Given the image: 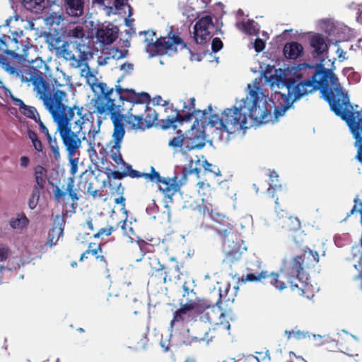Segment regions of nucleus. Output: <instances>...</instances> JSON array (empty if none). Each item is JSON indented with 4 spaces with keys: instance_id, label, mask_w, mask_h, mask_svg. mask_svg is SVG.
I'll return each mask as SVG.
<instances>
[{
    "instance_id": "a18cd8bd",
    "label": "nucleus",
    "mask_w": 362,
    "mask_h": 362,
    "mask_svg": "<svg viewBox=\"0 0 362 362\" xmlns=\"http://www.w3.org/2000/svg\"><path fill=\"white\" fill-rule=\"evenodd\" d=\"M40 189H38L37 187H33L31 195H30V197L29 198V201H28V206L31 210H33L34 209H35V207L38 203V201L40 199Z\"/></svg>"
},
{
    "instance_id": "e433bc0d",
    "label": "nucleus",
    "mask_w": 362,
    "mask_h": 362,
    "mask_svg": "<svg viewBox=\"0 0 362 362\" xmlns=\"http://www.w3.org/2000/svg\"><path fill=\"white\" fill-rule=\"evenodd\" d=\"M269 180L270 183L269 184V187L267 189V192L269 196L272 198H274V192L276 190H281L282 185L280 184H276L275 182L279 181V175L276 171L274 170H270L269 172Z\"/></svg>"
},
{
    "instance_id": "f03ea898",
    "label": "nucleus",
    "mask_w": 362,
    "mask_h": 362,
    "mask_svg": "<svg viewBox=\"0 0 362 362\" xmlns=\"http://www.w3.org/2000/svg\"><path fill=\"white\" fill-rule=\"evenodd\" d=\"M305 71L304 63L293 62L284 68L276 69L269 77L272 89H287V93L276 90L270 98L264 97L267 103H272L276 119L284 116L288 110L294 108L295 103L310 94Z\"/></svg>"
},
{
    "instance_id": "ea45409f",
    "label": "nucleus",
    "mask_w": 362,
    "mask_h": 362,
    "mask_svg": "<svg viewBox=\"0 0 362 362\" xmlns=\"http://www.w3.org/2000/svg\"><path fill=\"white\" fill-rule=\"evenodd\" d=\"M144 45H164L162 44L161 37H158L153 30L144 31L143 33Z\"/></svg>"
},
{
    "instance_id": "c03bdc74",
    "label": "nucleus",
    "mask_w": 362,
    "mask_h": 362,
    "mask_svg": "<svg viewBox=\"0 0 362 362\" xmlns=\"http://www.w3.org/2000/svg\"><path fill=\"white\" fill-rule=\"evenodd\" d=\"M74 182H75V180H74V177H69L68 178L66 191V194H69V196L70 197L71 200L74 202H76V201L79 200L80 196H78L76 193L75 189H74Z\"/></svg>"
},
{
    "instance_id": "dca6fc26",
    "label": "nucleus",
    "mask_w": 362,
    "mask_h": 362,
    "mask_svg": "<svg viewBox=\"0 0 362 362\" xmlns=\"http://www.w3.org/2000/svg\"><path fill=\"white\" fill-rule=\"evenodd\" d=\"M214 23L210 16H205L199 18L194 26V39L197 45H204L212 37L210 28H213Z\"/></svg>"
},
{
    "instance_id": "cd10ccee",
    "label": "nucleus",
    "mask_w": 362,
    "mask_h": 362,
    "mask_svg": "<svg viewBox=\"0 0 362 362\" xmlns=\"http://www.w3.org/2000/svg\"><path fill=\"white\" fill-rule=\"evenodd\" d=\"M123 111L124 108L122 105H116V107H113L112 111L109 112V115L113 124V128L124 127L123 121L125 120L126 115L122 113Z\"/></svg>"
},
{
    "instance_id": "de8ad7c7",
    "label": "nucleus",
    "mask_w": 362,
    "mask_h": 362,
    "mask_svg": "<svg viewBox=\"0 0 362 362\" xmlns=\"http://www.w3.org/2000/svg\"><path fill=\"white\" fill-rule=\"evenodd\" d=\"M21 112L24 116L34 121L37 119V117H40L36 108L33 106L25 105V107Z\"/></svg>"
},
{
    "instance_id": "ddd939ff",
    "label": "nucleus",
    "mask_w": 362,
    "mask_h": 362,
    "mask_svg": "<svg viewBox=\"0 0 362 362\" xmlns=\"http://www.w3.org/2000/svg\"><path fill=\"white\" fill-rule=\"evenodd\" d=\"M84 66L87 69V71L84 74L85 70H81V76L86 78L87 83L90 85L93 92H95V87L100 90V93L97 94L96 97L92 99L90 103L102 102V100L107 99L110 100V98H112L111 96L114 92V88H108L107 83L105 82L97 83L98 79L95 76L90 72L88 64L85 63Z\"/></svg>"
},
{
    "instance_id": "6e6552de",
    "label": "nucleus",
    "mask_w": 362,
    "mask_h": 362,
    "mask_svg": "<svg viewBox=\"0 0 362 362\" xmlns=\"http://www.w3.org/2000/svg\"><path fill=\"white\" fill-rule=\"evenodd\" d=\"M212 228L223 240L222 250L225 255L223 263L230 264L239 260L247 250L246 247L243 245L244 242L239 235L231 231L232 228L229 223L227 228Z\"/></svg>"
},
{
    "instance_id": "bb28decb",
    "label": "nucleus",
    "mask_w": 362,
    "mask_h": 362,
    "mask_svg": "<svg viewBox=\"0 0 362 362\" xmlns=\"http://www.w3.org/2000/svg\"><path fill=\"white\" fill-rule=\"evenodd\" d=\"M150 58L156 56H172L177 52V47H145Z\"/></svg>"
},
{
    "instance_id": "774afa93",
    "label": "nucleus",
    "mask_w": 362,
    "mask_h": 362,
    "mask_svg": "<svg viewBox=\"0 0 362 362\" xmlns=\"http://www.w3.org/2000/svg\"><path fill=\"white\" fill-rule=\"evenodd\" d=\"M45 77L48 78L49 82L53 86V88L58 89V88H62L64 86V84L60 83L56 78L52 76L51 74H49L48 76L45 75Z\"/></svg>"
},
{
    "instance_id": "0eeeda50",
    "label": "nucleus",
    "mask_w": 362,
    "mask_h": 362,
    "mask_svg": "<svg viewBox=\"0 0 362 362\" xmlns=\"http://www.w3.org/2000/svg\"><path fill=\"white\" fill-rule=\"evenodd\" d=\"M257 79L255 80L254 89L251 84H247V89L249 90L248 96L241 100L243 105H245V112L246 117L249 116L257 124H266L270 120L271 110L267 107V100L264 99L265 95L263 93L259 92L260 87L257 82Z\"/></svg>"
},
{
    "instance_id": "6e6d98bb",
    "label": "nucleus",
    "mask_w": 362,
    "mask_h": 362,
    "mask_svg": "<svg viewBox=\"0 0 362 362\" xmlns=\"http://www.w3.org/2000/svg\"><path fill=\"white\" fill-rule=\"evenodd\" d=\"M180 308H179L182 313L185 315L188 312L193 310L197 305L193 300H187L186 303H183L182 301L180 303Z\"/></svg>"
},
{
    "instance_id": "69168bd1",
    "label": "nucleus",
    "mask_w": 362,
    "mask_h": 362,
    "mask_svg": "<svg viewBox=\"0 0 362 362\" xmlns=\"http://www.w3.org/2000/svg\"><path fill=\"white\" fill-rule=\"evenodd\" d=\"M119 69L124 71L127 74H130L134 70V64L127 62H124L120 66Z\"/></svg>"
},
{
    "instance_id": "c9c22d12",
    "label": "nucleus",
    "mask_w": 362,
    "mask_h": 362,
    "mask_svg": "<svg viewBox=\"0 0 362 362\" xmlns=\"http://www.w3.org/2000/svg\"><path fill=\"white\" fill-rule=\"evenodd\" d=\"M29 224V220L24 213L18 214L16 218H13L9 221V225L13 229H23Z\"/></svg>"
},
{
    "instance_id": "a211bd4d",
    "label": "nucleus",
    "mask_w": 362,
    "mask_h": 362,
    "mask_svg": "<svg viewBox=\"0 0 362 362\" xmlns=\"http://www.w3.org/2000/svg\"><path fill=\"white\" fill-rule=\"evenodd\" d=\"M119 30L117 26L109 23L98 26L96 32V37L102 45H110L118 37Z\"/></svg>"
},
{
    "instance_id": "4c0bfd02",
    "label": "nucleus",
    "mask_w": 362,
    "mask_h": 362,
    "mask_svg": "<svg viewBox=\"0 0 362 362\" xmlns=\"http://www.w3.org/2000/svg\"><path fill=\"white\" fill-rule=\"evenodd\" d=\"M304 47H283V54L288 59L296 60L303 55Z\"/></svg>"
},
{
    "instance_id": "864d4df0",
    "label": "nucleus",
    "mask_w": 362,
    "mask_h": 362,
    "mask_svg": "<svg viewBox=\"0 0 362 362\" xmlns=\"http://www.w3.org/2000/svg\"><path fill=\"white\" fill-rule=\"evenodd\" d=\"M106 174L107 176V178H112L115 180H122L124 177H127L126 172H120L119 170H111L109 168H107L106 169Z\"/></svg>"
},
{
    "instance_id": "4468645a",
    "label": "nucleus",
    "mask_w": 362,
    "mask_h": 362,
    "mask_svg": "<svg viewBox=\"0 0 362 362\" xmlns=\"http://www.w3.org/2000/svg\"><path fill=\"white\" fill-rule=\"evenodd\" d=\"M314 35L313 32L298 33L293 29L285 30L280 35L276 36L273 40L275 45H302L298 41L309 42L310 45V36Z\"/></svg>"
},
{
    "instance_id": "79ce46f5",
    "label": "nucleus",
    "mask_w": 362,
    "mask_h": 362,
    "mask_svg": "<svg viewBox=\"0 0 362 362\" xmlns=\"http://www.w3.org/2000/svg\"><path fill=\"white\" fill-rule=\"evenodd\" d=\"M24 7L28 10H35L37 12L46 7L45 0H23Z\"/></svg>"
},
{
    "instance_id": "a19ab883",
    "label": "nucleus",
    "mask_w": 362,
    "mask_h": 362,
    "mask_svg": "<svg viewBox=\"0 0 362 362\" xmlns=\"http://www.w3.org/2000/svg\"><path fill=\"white\" fill-rule=\"evenodd\" d=\"M69 47H48L50 51L53 49L56 51L57 54H59L62 57H63L66 61H76V57L72 51L69 50L67 48Z\"/></svg>"
},
{
    "instance_id": "2f4dec72",
    "label": "nucleus",
    "mask_w": 362,
    "mask_h": 362,
    "mask_svg": "<svg viewBox=\"0 0 362 362\" xmlns=\"http://www.w3.org/2000/svg\"><path fill=\"white\" fill-rule=\"evenodd\" d=\"M236 28L248 35H257L259 29L255 25L253 20H247V21H239L235 23Z\"/></svg>"
},
{
    "instance_id": "7ed1b4c3",
    "label": "nucleus",
    "mask_w": 362,
    "mask_h": 362,
    "mask_svg": "<svg viewBox=\"0 0 362 362\" xmlns=\"http://www.w3.org/2000/svg\"><path fill=\"white\" fill-rule=\"evenodd\" d=\"M208 128L211 129L208 119L200 124L197 120L196 124H190L185 129H179L175 132V136L169 139L168 145L175 152H179L182 156H187L191 151L202 150L206 144L213 146V140L207 139Z\"/></svg>"
},
{
    "instance_id": "5fc2aeb1",
    "label": "nucleus",
    "mask_w": 362,
    "mask_h": 362,
    "mask_svg": "<svg viewBox=\"0 0 362 362\" xmlns=\"http://www.w3.org/2000/svg\"><path fill=\"white\" fill-rule=\"evenodd\" d=\"M48 142L49 144L50 149L54 154V160L56 161H59L60 159V152L56 138L54 137L52 139L50 140V141Z\"/></svg>"
},
{
    "instance_id": "393cba45",
    "label": "nucleus",
    "mask_w": 362,
    "mask_h": 362,
    "mask_svg": "<svg viewBox=\"0 0 362 362\" xmlns=\"http://www.w3.org/2000/svg\"><path fill=\"white\" fill-rule=\"evenodd\" d=\"M45 106L52 116H56L63 119L71 120L74 117V110L76 109L74 105L72 107H68L66 105V110L60 108L57 110L52 105H49L47 101H45Z\"/></svg>"
},
{
    "instance_id": "20e7f679",
    "label": "nucleus",
    "mask_w": 362,
    "mask_h": 362,
    "mask_svg": "<svg viewBox=\"0 0 362 362\" xmlns=\"http://www.w3.org/2000/svg\"><path fill=\"white\" fill-rule=\"evenodd\" d=\"M245 110V105L241 102L239 107L233 106L225 109L221 117L211 112L207 119L210 127L214 128L211 134L216 135L221 141L228 143L230 134L235 132V127L239 125V129H242L247 124V118Z\"/></svg>"
},
{
    "instance_id": "7c9ffc66",
    "label": "nucleus",
    "mask_w": 362,
    "mask_h": 362,
    "mask_svg": "<svg viewBox=\"0 0 362 362\" xmlns=\"http://www.w3.org/2000/svg\"><path fill=\"white\" fill-rule=\"evenodd\" d=\"M34 171L35 184L33 187L43 189L46 184L45 179L47 177V170L45 167L37 165L35 168Z\"/></svg>"
},
{
    "instance_id": "f257e3e1",
    "label": "nucleus",
    "mask_w": 362,
    "mask_h": 362,
    "mask_svg": "<svg viewBox=\"0 0 362 362\" xmlns=\"http://www.w3.org/2000/svg\"><path fill=\"white\" fill-rule=\"evenodd\" d=\"M313 56L319 58L315 64H305L310 94L320 90L322 98L329 104L330 110L341 119L353 112L348 109L351 107L348 93L344 92L339 78L334 73V62L332 68H325V55L329 47H313Z\"/></svg>"
},
{
    "instance_id": "f704fd0d",
    "label": "nucleus",
    "mask_w": 362,
    "mask_h": 362,
    "mask_svg": "<svg viewBox=\"0 0 362 362\" xmlns=\"http://www.w3.org/2000/svg\"><path fill=\"white\" fill-rule=\"evenodd\" d=\"M158 115L154 109L150 108L148 104L146 106V128L150 129L155 125L160 127V120L158 119Z\"/></svg>"
},
{
    "instance_id": "aec40b11",
    "label": "nucleus",
    "mask_w": 362,
    "mask_h": 362,
    "mask_svg": "<svg viewBox=\"0 0 362 362\" xmlns=\"http://www.w3.org/2000/svg\"><path fill=\"white\" fill-rule=\"evenodd\" d=\"M162 44L165 45H187L178 28L173 26L167 29V37H161Z\"/></svg>"
},
{
    "instance_id": "1a4fd4ad",
    "label": "nucleus",
    "mask_w": 362,
    "mask_h": 362,
    "mask_svg": "<svg viewBox=\"0 0 362 362\" xmlns=\"http://www.w3.org/2000/svg\"><path fill=\"white\" fill-rule=\"evenodd\" d=\"M45 42L49 45L62 42V45H83L82 43L86 37L85 30L82 26L77 25L71 28H62L59 31L54 29L53 33H45Z\"/></svg>"
},
{
    "instance_id": "5701e85b",
    "label": "nucleus",
    "mask_w": 362,
    "mask_h": 362,
    "mask_svg": "<svg viewBox=\"0 0 362 362\" xmlns=\"http://www.w3.org/2000/svg\"><path fill=\"white\" fill-rule=\"evenodd\" d=\"M270 278V284L276 287V285L279 283V274L277 273L272 272L270 274L267 271H262L259 273H248L245 279H243V281H260L262 279Z\"/></svg>"
},
{
    "instance_id": "c756f323",
    "label": "nucleus",
    "mask_w": 362,
    "mask_h": 362,
    "mask_svg": "<svg viewBox=\"0 0 362 362\" xmlns=\"http://www.w3.org/2000/svg\"><path fill=\"white\" fill-rule=\"evenodd\" d=\"M66 9L69 15L80 16L83 9V0H64Z\"/></svg>"
},
{
    "instance_id": "6ab92c4d",
    "label": "nucleus",
    "mask_w": 362,
    "mask_h": 362,
    "mask_svg": "<svg viewBox=\"0 0 362 362\" xmlns=\"http://www.w3.org/2000/svg\"><path fill=\"white\" fill-rule=\"evenodd\" d=\"M33 69L31 76H30V78H24V76L22 75L21 77V80L23 82L26 81H31L32 83L36 86H40L42 90L46 93L47 97L48 96V94H50V82H48L47 80H45L44 75V73L38 70L35 68L31 67Z\"/></svg>"
},
{
    "instance_id": "49530a36",
    "label": "nucleus",
    "mask_w": 362,
    "mask_h": 362,
    "mask_svg": "<svg viewBox=\"0 0 362 362\" xmlns=\"http://www.w3.org/2000/svg\"><path fill=\"white\" fill-rule=\"evenodd\" d=\"M1 88L4 90V93H5L6 95H8L9 96V98L13 101L14 105H16L19 107V109H20L21 111L23 110V108H24L25 107V104L23 103V101L21 99H20V98H16L12 94L11 90L6 86H4V84H2Z\"/></svg>"
},
{
    "instance_id": "39448f33",
    "label": "nucleus",
    "mask_w": 362,
    "mask_h": 362,
    "mask_svg": "<svg viewBox=\"0 0 362 362\" xmlns=\"http://www.w3.org/2000/svg\"><path fill=\"white\" fill-rule=\"evenodd\" d=\"M173 110L175 112V115H169L166 119H160V123L161 129L167 130L171 128L175 133L179 129H185L189 127L187 124L190 123L193 119L194 120L191 124H196L197 120H199V124L204 121H206L212 112V106L209 105L203 110L197 109L195 107V99L194 98H191L188 104L184 103L182 110H179L177 108Z\"/></svg>"
},
{
    "instance_id": "0e129e2a",
    "label": "nucleus",
    "mask_w": 362,
    "mask_h": 362,
    "mask_svg": "<svg viewBox=\"0 0 362 362\" xmlns=\"http://www.w3.org/2000/svg\"><path fill=\"white\" fill-rule=\"evenodd\" d=\"M8 247L4 245L0 244V262L6 261L8 257Z\"/></svg>"
},
{
    "instance_id": "052dcab7",
    "label": "nucleus",
    "mask_w": 362,
    "mask_h": 362,
    "mask_svg": "<svg viewBox=\"0 0 362 362\" xmlns=\"http://www.w3.org/2000/svg\"><path fill=\"white\" fill-rule=\"evenodd\" d=\"M62 20H63L62 16L56 13H52L46 18L47 24H57V25Z\"/></svg>"
},
{
    "instance_id": "c85d7f7f",
    "label": "nucleus",
    "mask_w": 362,
    "mask_h": 362,
    "mask_svg": "<svg viewBox=\"0 0 362 362\" xmlns=\"http://www.w3.org/2000/svg\"><path fill=\"white\" fill-rule=\"evenodd\" d=\"M90 103L93 104L95 107V112L99 115H103L105 113L109 115V112H110L112 108L115 107L117 105L115 103V100L112 98H110V100L107 99L102 100V102H93Z\"/></svg>"
},
{
    "instance_id": "4d7b16f0",
    "label": "nucleus",
    "mask_w": 362,
    "mask_h": 362,
    "mask_svg": "<svg viewBox=\"0 0 362 362\" xmlns=\"http://www.w3.org/2000/svg\"><path fill=\"white\" fill-rule=\"evenodd\" d=\"M184 314L180 309H177L173 315V318L170 322V329H173L175 323H177L176 327L179 326L180 323H183L182 322V315Z\"/></svg>"
},
{
    "instance_id": "f8f14e48",
    "label": "nucleus",
    "mask_w": 362,
    "mask_h": 362,
    "mask_svg": "<svg viewBox=\"0 0 362 362\" xmlns=\"http://www.w3.org/2000/svg\"><path fill=\"white\" fill-rule=\"evenodd\" d=\"M78 52L81 53V60L87 61L93 58V55L98 53L100 49L98 47H76ZM100 52L107 54L109 59H121L125 58L128 51L127 49L119 50L118 47H100Z\"/></svg>"
},
{
    "instance_id": "09e8293b",
    "label": "nucleus",
    "mask_w": 362,
    "mask_h": 362,
    "mask_svg": "<svg viewBox=\"0 0 362 362\" xmlns=\"http://www.w3.org/2000/svg\"><path fill=\"white\" fill-rule=\"evenodd\" d=\"M182 49H187L189 50V52L191 55V60H196L197 62H200L202 59L207 54L209 50L202 51L199 53H194L193 50L195 49L196 47H181Z\"/></svg>"
},
{
    "instance_id": "412c9836",
    "label": "nucleus",
    "mask_w": 362,
    "mask_h": 362,
    "mask_svg": "<svg viewBox=\"0 0 362 362\" xmlns=\"http://www.w3.org/2000/svg\"><path fill=\"white\" fill-rule=\"evenodd\" d=\"M53 94L51 95L48 94V99L49 101L46 99L44 100L47 101L49 104V105H52L57 110H59L60 108H62L64 110H66V105L64 103V101H66V93L62 90H59L57 88H52Z\"/></svg>"
},
{
    "instance_id": "e2e57ef3",
    "label": "nucleus",
    "mask_w": 362,
    "mask_h": 362,
    "mask_svg": "<svg viewBox=\"0 0 362 362\" xmlns=\"http://www.w3.org/2000/svg\"><path fill=\"white\" fill-rule=\"evenodd\" d=\"M126 199L124 195L119 196L118 198L115 199V204L121 205V211L122 214L127 216L128 211L125 209Z\"/></svg>"
},
{
    "instance_id": "338daca9",
    "label": "nucleus",
    "mask_w": 362,
    "mask_h": 362,
    "mask_svg": "<svg viewBox=\"0 0 362 362\" xmlns=\"http://www.w3.org/2000/svg\"><path fill=\"white\" fill-rule=\"evenodd\" d=\"M151 182H155L156 184H160V181L161 179V176L160 175V173L155 170V168L151 166Z\"/></svg>"
},
{
    "instance_id": "8fccbe9b",
    "label": "nucleus",
    "mask_w": 362,
    "mask_h": 362,
    "mask_svg": "<svg viewBox=\"0 0 362 362\" xmlns=\"http://www.w3.org/2000/svg\"><path fill=\"white\" fill-rule=\"evenodd\" d=\"M136 96V91L133 88H127L125 90V95H123V96L120 97L119 101L124 104V102H128L133 105L134 100H135Z\"/></svg>"
},
{
    "instance_id": "603ef678",
    "label": "nucleus",
    "mask_w": 362,
    "mask_h": 362,
    "mask_svg": "<svg viewBox=\"0 0 362 362\" xmlns=\"http://www.w3.org/2000/svg\"><path fill=\"white\" fill-rule=\"evenodd\" d=\"M150 100L151 96L148 93L141 92L137 93L136 92V96L135 100H134V104H144L145 103H147V104L148 105Z\"/></svg>"
},
{
    "instance_id": "37998d69",
    "label": "nucleus",
    "mask_w": 362,
    "mask_h": 362,
    "mask_svg": "<svg viewBox=\"0 0 362 362\" xmlns=\"http://www.w3.org/2000/svg\"><path fill=\"white\" fill-rule=\"evenodd\" d=\"M28 63L35 64V66L33 65V66H29L30 76H31L32 71H33L31 67L35 68L38 70H40V69L43 68L45 70V72H43L44 75H46V74L50 71L49 66L47 64H45V62L42 59L41 57H39L38 59H31V60L29 59Z\"/></svg>"
},
{
    "instance_id": "680f3d73",
    "label": "nucleus",
    "mask_w": 362,
    "mask_h": 362,
    "mask_svg": "<svg viewBox=\"0 0 362 362\" xmlns=\"http://www.w3.org/2000/svg\"><path fill=\"white\" fill-rule=\"evenodd\" d=\"M53 194L54 199L59 202L61 198H63L66 195V191L64 192L57 185H55L53 190Z\"/></svg>"
},
{
    "instance_id": "9b49d317",
    "label": "nucleus",
    "mask_w": 362,
    "mask_h": 362,
    "mask_svg": "<svg viewBox=\"0 0 362 362\" xmlns=\"http://www.w3.org/2000/svg\"><path fill=\"white\" fill-rule=\"evenodd\" d=\"M355 139L354 146L357 148L356 160L362 165V108L361 111L353 112L342 119Z\"/></svg>"
},
{
    "instance_id": "473e14b6",
    "label": "nucleus",
    "mask_w": 362,
    "mask_h": 362,
    "mask_svg": "<svg viewBox=\"0 0 362 362\" xmlns=\"http://www.w3.org/2000/svg\"><path fill=\"white\" fill-rule=\"evenodd\" d=\"M125 135V128L121 127V128H113V132H112V138L114 143V145L112 146V149L111 150V153H120V148H121V144L122 142V140L124 139V136ZM112 141H110V144Z\"/></svg>"
},
{
    "instance_id": "a878e982",
    "label": "nucleus",
    "mask_w": 362,
    "mask_h": 362,
    "mask_svg": "<svg viewBox=\"0 0 362 362\" xmlns=\"http://www.w3.org/2000/svg\"><path fill=\"white\" fill-rule=\"evenodd\" d=\"M79 132L62 140L68 154L74 155L78 148L81 147V139L78 138Z\"/></svg>"
},
{
    "instance_id": "2eb2a0df",
    "label": "nucleus",
    "mask_w": 362,
    "mask_h": 362,
    "mask_svg": "<svg viewBox=\"0 0 362 362\" xmlns=\"http://www.w3.org/2000/svg\"><path fill=\"white\" fill-rule=\"evenodd\" d=\"M169 339H171L172 344L177 346H181L182 345H190L194 341H204L206 337L198 338L197 337H192L189 335V328L185 326L183 323L173 329H170Z\"/></svg>"
},
{
    "instance_id": "58836bf2",
    "label": "nucleus",
    "mask_w": 362,
    "mask_h": 362,
    "mask_svg": "<svg viewBox=\"0 0 362 362\" xmlns=\"http://www.w3.org/2000/svg\"><path fill=\"white\" fill-rule=\"evenodd\" d=\"M33 47H23V53L18 54L13 50L5 49L4 53L11 57L13 59L18 61V62H28L29 59H27L28 54V50ZM37 48V47H34Z\"/></svg>"
},
{
    "instance_id": "72a5a7b5",
    "label": "nucleus",
    "mask_w": 362,
    "mask_h": 362,
    "mask_svg": "<svg viewBox=\"0 0 362 362\" xmlns=\"http://www.w3.org/2000/svg\"><path fill=\"white\" fill-rule=\"evenodd\" d=\"M132 108H130L127 111V116L129 119L126 120V122L128 124H130L133 129H141L143 131L145 130L146 128V125L143 126V122H145V119H144L143 115H134L132 113Z\"/></svg>"
},
{
    "instance_id": "423d86ee",
    "label": "nucleus",
    "mask_w": 362,
    "mask_h": 362,
    "mask_svg": "<svg viewBox=\"0 0 362 362\" xmlns=\"http://www.w3.org/2000/svg\"><path fill=\"white\" fill-rule=\"evenodd\" d=\"M320 26L323 34L314 33L310 36V45H337L355 37L354 30L346 25H336L329 19H322Z\"/></svg>"
},
{
    "instance_id": "4be33fe9",
    "label": "nucleus",
    "mask_w": 362,
    "mask_h": 362,
    "mask_svg": "<svg viewBox=\"0 0 362 362\" xmlns=\"http://www.w3.org/2000/svg\"><path fill=\"white\" fill-rule=\"evenodd\" d=\"M160 183L164 185L165 187L159 186V190L161 191L165 197L170 199L179 190L177 176L176 174L172 179L162 177Z\"/></svg>"
},
{
    "instance_id": "3c124183",
    "label": "nucleus",
    "mask_w": 362,
    "mask_h": 362,
    "mask_svg": "<svg viewBox=\"0 0 362 362\" xmlns=\"http://www.w3.org/2000/svg\"><path fill=\"white\" fill-rule=\"evenodd\" d=\"M343 72L344 74L348 75V78L353 83H357L361 80V75L358 72L354 71L352 67L344 69Z\"/></svg>"
},
{
    "instance_id": "b1692460",
    "label": "nucleus",
    "mask_w": 362,
    "mask_h": 362,
    "mask_svg": "<svg viewBox=\"0 0 362 362\" xmlns=\"http://www.w3.org/2000/svg\"><path fill=\"white\" fill-rule=\"evenodd\" d=\"M52 117L57 125V132L59 133L62 141L75 133L71 130V120H67L56 116Z\"/></svg>"
},
{
    "instance_id": "13d9d810",
    "label": "nucleus",
    "mask_w": 362,
    "mask_h": 362,
    "mask_svg": "<svg viewBox=\"0 0 362 362\" xmlns=\"http://www.w3.org/2000/svg\"><path fill=\"white\" fill-rule=\"evenodd\" d=\"M74 155L68 154V158L70 163V173L72 175V177L77 173L78 171V159L74 158Z\"/></svg>"
},
{
    "instance_id": "bf43d9fd",
    "label": "nucleus",
    "mask_w": 362,
    "mask_h": 362,
    "mask_svg": "<svg viewBox=\"0 0 362 362\" xmlns=\"http://www.w3.org/2000/svg\"><path fill=\"white\" fill-rule=\"evenodd\" d=\"M158 211V206L156 205L154 200H152V203L148 204L146 209V212L148 215L152 216L153 219H156V214Z\"/></svg>"
},
{
    "instance_id": "9d476101",
    "label": "nucleus",
    "mask_w": 362,
    "mask_h": 362,
    "mask_svg": "<svg viewBox=\"0 0 362 362\" xmlns=\"http://www.w3.org/2000/svg\"><path fill=\"white\" fill-rule=\"evenodd\" d=\"M303 262L304 257L303 255H297L290 261H287L286 259L283 260L281 272H284L288 277V282L292 289L298 288V285L295 281H298L303 285L308 284V278L305 276L303 272Z\"/></svg>"
},
{
    "instance_id": "f3484780",
    "label": "nucleus",
    "mask_w": 362,
    "mask_h": 362,
    "mask_svg": "<svg viewBox=\"0 0 362 362\" xmlns=\"http://www.w3.org/2000/svg\"><path fill=\"white\" fill-rule=\"evenodd\" d=\"M21 44V45H32L31 40L25 36L23 30L11 31L8 24L0 26V45H7L9 43Z\"/></svg>"
}]
</instances>
